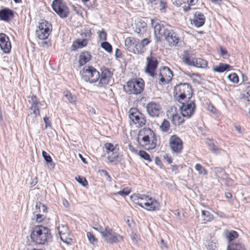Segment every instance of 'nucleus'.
<instances>
[{"label":"nucleus","mask_w":250,"mask_h":250,"mask_svg":"<svg viewBox=\"0 0 250 250\" xmlns=\"http://www.w3.org/2000/svg\"><path fill=\"white\" fill-rule=\"evenodd\" d=\"M30 237L31 242L36 245H47L52 241V238L50 229L42 225L34 226Z\"/></svg>","instance_id":"1"},{"label":"nucleus","mask_w":250,"mask_h":250,"mask_svg":"<svg viewBox=\"0 0 250 250\" xmlns=\"http://www.w3.org/2000/svg\"><path fill=\"white\" fill-rule=\"evenodd\" d=\"M151 24L154 29L155 39L157 42H161L162 37L165 38L167 35L170 34L169 32H171L172 29L170 25L156 19H151Z\"/></svg>","instance_id":"2"},{"label":"nucleus","mask_w":250,"mask_h":250,"mask_svg":"<svg viewBox=\"0 0 250 250\" xmlns=\"http://www.w3.org/2000/svg\"><path fill=\"white\" fill-rule=\"evenodd\" d=\"M28 99V102L30 105L29 108L31 111L27 120L29 122L33 123L37 121V116L40 115V107L42 104L36 95L29 96Z\"/></svg>","instance_id":"3"},{"label":"nucleus","mask_w":250,"mask_h":250,"mask_svg":"<svg viewBox=\"0 0 250 250\" xmlns=\"http://www.w3.org/2000/svg\"><path fill=\"white\" fill-rule=\"evenodd\" d=\"M82 80L90 83L97 82L100 79V73L91 65L85 66L80 72Z\"/></svg>","instance_id":"4"},{"label":"nucleus","mask_w":250,"mask_h":250,"mask_svg":"<svg viewBox=\"0 0 250 250\" xmlns=\"http://www.w3.org/2000/svg\"><path fill=\"white\" fill-rule=\"evenodd\" d=\"M137 200L136 204L144 208V206L146 207V209L149 211L159 210L160 204L155 199L149 197L148 196L144 194H138L137 196Z\"/></svg>","instance_id":"5"},{"label":"nucleus","mask_w":250,"mask_h":250,"mask_svg":"<svg viewBox=\"0 0 250 250\" xmlns=\"http://www.w3.org/2000/svg\"><path fill=\"white\" fill-rule=\"evenodd\" d=\"M192 93L191 86L187 83H180L174 88V95L179 101L184 100L187 96H188V99L190 98Z\"/></svg>","instance_id":"6"},{"label":"nucleus","mask_w":250,"mask_h":250,"mask_svg":"<svg viewBox=\"0 0 250 250\" xmlns=\"http://www.w3.org/2000/svg\"><path fill=\"white\" fill-rule=\"evenodd\" d=\"M103 148L108 154L107 159L112 165H117L121 161V158L118 153V148L111 143H106Z\"/></svg>","instance_id":"7"},{"label":"nucleus","mask_w":250,"mask_h":250,"mask_svg":"<svg viewBox=\"0 0 250 250\" xmlns=\"http://www.w3.org/2000/svg\"><path fill=\"white\" fill-rule=\"evenodd\" d=\"M191 57L188 51H185L182 56L183 62L188 65L198 68H205L207 67L208 62L206 60L201 58H191Z\"/></svg>","instance_id":"8"},{"label":"nucleus","mask_w":250,"mask_h":250,"mask_svg":"<svg viewBox=\"0 0 250 250\" xmlns=\"http://www.w3.org/2000/svg\"><path fill=\"white\" fill-rule=\"evenodd\" d=\"M124 88L128 94L137 95L143 91L144 84L142 79H132L126 83V85L124 86Z\"/></svg>","instance_id":"9"},{"label":"nucleus","mask_w":250,"mask_h":250,"mask_svg":"<svg viewBox=\"0 0 250 250\" xmlns=\"http://www.w3.org/2000/svg\"><path fill=\"white\" fill-rule=\"evenodd\" d=\"M101 235L104 240L109 244L117 243L123 239L122 236L115 232L108 226L104 227V230Z\"/></svg>","instance_id":"10"},{"label":"nucleus","mask_w":250,"mask_h":250,"mask_svg":"<svg viewBox=\"0 0 250 250\" xmlns=\"http://www.w3.org/2000/svg\"><path fill=\"white\" fill-rule=\"evenodd\" d=\"M53 10L62 18H66L69 13V8L62 0H54L52 3Z\"/></svg>","instance_id":"11"},{"label":"nucleus","mask_w":250,"mask_h":250,"mask_svg":"<svg viewBox=\"0 0 250 250\" xmlns=\"http://www.w3.org/2000/svg\"><path fill=\"white\" fill-rule=\"evenodd\" d=\"M129 117L137 127H142L146 123L145 116L137 108H131L129 110Z\"/></svg>","instance_id":"12"},{"label":"nucleus","mask_w":250,"mask_h":250,"mask_svg":"<svg viewBox=\"0 0 250 250\" xmlns=\"http://www.w3.org/2000/svg\"><path fill=\"white\" fill-rule=\"evenodd\" d=\"M113 73L108 68L101 69V73L100 74L98 86L99 87H105L110 84Z\"/></svg>","instance_id":"13"},{"label":"nucleus","mask_w":250,"mask_h":250,"mask_svg":"<svg viewBox=\"0 0 250 250\" xmlns=\"http://www.w3.org/2000/svg\"><path fill=\"white\" fill-rule=\"evenodd\" d=\"M169 146L172 152L180 153L183 148V143L181 139L176 135L170 136L169 139Z\"/></svg>","instance_id":"14"},{"label":"nucleus","mask_w":250,"mask_h":250,"mask_svg":"<svg viewBox=\"0 0 250 250\" xmlns=\"http://www.w3.org/2000/svg\"><path fill=\"white\" fill-rule=\"evenodd\" d=\"M146 65L145 68V72L150 76L154 75V71L157 67L158 62L156 57L150 55L146 57Z\"/></svg>","instance_id":"15"},{"label":"nucleus","mask_w":250,"mask_h":250,"mask_svg":"<svg viewBox=\"0 0 250 250\" xmlns=\"http://www.w3.org/2000/svg\"><path fill=\"white\" fill-rule=\"evenodd\" d=\"M195 107L194 101H191L188 103H183L180 108L182 116L187 118H190L193 114Z\"/></svg>","instance_id":"16"},{"label":"nucleus","mask_w":250,"mask_h":250,"mask_svg":"<svg viewBox=\"0 0 250 250\" xmlns=\"http://www.w3.org/2000/svg\"><path fill=\"white\" fill-rule=\"evenodd\" d=\"M161 109L160 105L154 102H150L146 105L147 113L152 117H158Z\"/></svg>","instance_id":"17"},{"label":"nucleus","mask_w":250,"mask_h":250,"mask_svg":"<svg viewBox=\"0 0 250 250\" xmlns=\"http://www.w3.org/2000/svg\"><path fill=\"white\" fill-rule=\"evenodd\" d=\"M0 47L5 53H8L11 49V44L9 39L4 33L0 34Z\"/></svg>","instance_id":"18"},{"label":"nucleus","mask_w":250,"mask_h":250,"mask_svg":"<svg viewBox=\"0 0 250 250\" xmlns=\"http://www.w3.org/2000/svg\"><path fill=\"white\" fill-rule=\"evenodd\" d=\"M14 17V11L8 8H4L0 10V20L9 22Z\"/></svg>","instance_id":"19"},{"label":"nucleus","mask_w":250,"mask_h":250,"mask_svg":"<svg viewBox=\"0 0 250 250\" xmlns=\"http://www.w3.org/2000/svg\"><path fill=\"white\" fill-rule=\"evenodd\" d=\"M205 20L206 18L204 14L197 11L194 14L193 20H191V23L196 27H200L204 24Z\"/></svg>","instance_id":"20"},{"label":"nucleus","mask_w":250,"mask_h":250,"mask_svg":"<svg viewBox=\"0 0 250 250\" xmlns=\"http://www.w3.org/2000/svg\"><path fill=\"white\" fill-rule=\"evenodd\" d=\"M134 31L136 33L140 38L145 37V34L147 29L146 24L144 21H138L135 23L133 27Z\"/></svg>","instance_id":"21"},{"label":"nucleus","mask_w":250,"mask_h":250,"mask_svg":"<svg viewBox=\"0 0 250 250\" xmlns=\"http://www.w3.org/2000/svg\"><path fill=\"white\" fill-rule=\"evenodd\" d=\"M125 45L129 52L136 54L137 39L130 37L126 38L125 40Z\"/></svg>","instance_id":"22"},{"label":"nucleus","mask_w":250,"mask_h":250,"mask_svg":"<svg viewBox=\"0 0 250 250\" xmlns=\"http://www.w3.org/2000/svg\"><path fill=\"white\" fill-rule=\"evenodd\" d=\"M205 247L208 250H216L217 240L213 235L209 234L204 242Z\"/></svg>","instance_id":"23"},{"label":"nucleus","mask_w":250,"mask_h":250,"mask_svg":"<svg viewBox=\"0 0 250 250\" xmlns=\"http://www.w3.org/2000/svg\"><path fill=\"white\" fill-rule=\"evenodd\" d=\"M170 34L167 35L165 39L168 42L169 45L170 46H176L179 42V38L177 35L173 32L171 29Z\"/></svg>","instance_id":"24"},{"label":"nucleus","mask_w":250,"mask_h":250,"mask_svg":"<svg viewBox=\"0 0 250 250\" xmlns=\"http://www.w3.org/2000/svg\"><path fill=\"white\" fill-rule=\"evenodd\" d=\"M91 59V55L88 51L82 52L79 56V63L80 66L84 65Z\"/></svg>","instance_id":"25"},{"label":"nucleus","mask_w":250,"mask_h":250,"mask_svg":"<svg viewBox=\"0 0 250 250\" xmlns=\"http://www.w3.org/2000/svg\"><path fill=\"white\" fill-rule=\"evenodd\" d=\"M59 233L60 235L61 239L65 243H68L66 240L64 239L69 233L68 228L66 225H62L58 228Z\"/></svg>","instance_id":"26"},{"label":"nucleus","mask_w":250,"mask_h":250,"mask_svg":"<svg viewBox=\"0 0 250 250\" xmlns=\"http://www.w3.org/2000/svg\"><path fill=\"white\" fill-rule=\"evenodd\" d=\"M231 66L228 64L223 63H220L218 65L214 67L213 70L215 72L222 73L226 70H229Z\"/></svg>","instance_id":"27"},{"label":"nucleus","mask_w":250,"mask_h":250,"mask_svg":"<svg viewBox=\"0 0 250 250\" xmlns=\"http://www.w3.org/2000/svg\"><path fill=\"white\" fill-rule=\"evenodd\" d=\"M44 29H48V31H51L52 25L46 21L42 20L41 22H39L38 29L37 30H45Z\"/></svg>","instance_id":"28"},{"label":"nucleus","mask_w":250,"mask_h":250,"mask_svg":"<svg viewBox=\"0 0 250 250\" xmlns=\"http://www.w3.org/2000/svg\"><path fill=\"white\" fill-rule=\"evenodd\" d=\"M201 216L203 218L202 221V224H205L207 222L211 221L213 219V215L207 210H202Z\"/></svg>","instance_id":"29"},{"label":"nucleus","mask_w":250,"mask_h":250,"mask_svg":"<svg viewBox=\"0 0 250 250\" xmlns=\"http://www.w3.org/2000/svg\"><path fill=\"white\" fill-rule=\"evenodd\" d=\"M214 171L215 172L216 176L221 180H223L226 178V176L227 175L224 169L221 167H217L214 168Z\"/></svg>","instance_id":"30"},{"label":"nucleus","mask_w":250,"mask_h":250,"mask_svg":"<svg viewBox=\"0 0 250 250\" xmlns=\"http://www.w3.org/2000/svg\"><path fill=\"white\" fill-rule=\"evenodd\" d=\"M160 129L163 132L170 133L171 129L169 121L166 119H164L160 126Z\"/></svg>","instance_id":"31"},{"label":"nucleus","mask_w":250,"mask_h":250,"mask_svg":"<svg viewBox=\"0 0 250 250\" xmlns=\"http://www.w3.org/2000/svg\"><path fill=\"white\" fill-rule=\"evenodd\" d=\"M51 31L46 30H36V35L40 40H45L47 38Z\"/></svg>","instance_id":"32"},{"label":"nucleus","mask_w":250,"mask_h":250,"mask_svg":"<svg viewBox=\"0 0 250 250\" xmlns=\"http://www.w3.org/2000/svg\"><path fill=\"white\" fill-rule=\"evenodd\" d=\"M87 41L83 39L82 41L77 40L72 44V48L73 50H75L79 48H82L86 45Z\"/></svg>","instance_id":"33"},{"label":"nucleus","mask_w":250,"mask_h":250,"mask_svg":"<svg viewBox=\"0 0 250 250\" xmlns=\"http://www.w3.org/2000/svg\"><path fill=\"white\" fill-rule=\"evenodd\" d=\"M161 71L163 76L166 75L167 81H170L171 79L173 76L172 71L169 67L167 66H164L162 69H161Z\"/></svg>","instance_id":"34"},{"label":"nucleus","mask_w":250,"mask_h":250,"mask_svg":"<svg viewBox=\"0 0 250 250\" xmlns=\"http://www.w3.org/2000/svg\"><path fill=\"white\" fill-rule=\"evenodd\" d=\"M136 54H143L146 50V46L141 41L137 40V46L136 48Z\"/></svg>","instance_id":"35"},{"label":"nucleus","mask_w":250,"mask_h":250,"mask_svg":"<svg viewBox=\"0 0 250 250\" xmlns=\"http://www.w3.org/2000/svg\"><path fill=\"white\" fill-rule=\"evenodd\" d=\"M184 117H181L178 114H174L172 116V123L175 125H180L184 122Z\"/></svg>","instance_id":"36"},{"label":"nucleus","mask_w":250,"mask_h":250,"mask_svg":"<svg viewBox=\"0 0 250 250\" xmlns=\"http://www.w3.org/2000/svg\"><path fill=\"white\" fill-rule=\"evenodd\" d=\"M40 212L46 213L47 212V208L43 204L39 203L36 205V211H35V213Z\"/></svg>","instance_id":"37"},{"label":"nucleus","mask_w":250,"mask_h":250,"mask_svg":"<svg viewBox=\"0 0 250 250\" xmlns=\"http://www.w3.org/2000/svg\"><path fill=\"white\" fill-rule=\"evenodd\" d=\"M238 236V233L234 230H230L226 233V237L229 242L233 241Z\"/></svg>","instance_id":"38"},{"label":"nucleus","mask_w":250,"mask_h":250,"mask_svg":"<svg viewBox=\"0 0 250 250\" xmlns=\"http://www.w3.org/2000/svg\"><path fill=\"white\" fill-rule=\"evenodd\" d=\"M63 95L67 98L68 101L72 104L75 103L76 101V98L75 96L72 95L69 91H64Z\"/></svg>","instance_id":"39"},{"label":"nucleus","mask_w":250,"mask_h":250,"mask_svg":"<svg viewBox=\"0 0 250 250\" xmlns=\"http://www.w3.org/2000/svg\"><path fill=\"white\" fill-rule=\"evenodd\" d=\"M195 169L197 171H198L199 174H203L204 175L207 174V171L205 168L199 164H197L195 165Z\"/></svg>","instance_id":"40"},{"label":"nucleus","mask_w":250,"mask_h":250,"mask_svg":"<svg viewBox=\"0 0 250 250\" xmlns=\"http://www.w3.org/2000/svg\"><path fill=\"white\" fill-rule=\"evenodd\" d=\"M75 180L83 187H86L88 185V182L84 177L81 176H77L75 177Z\"/></svg>","instance_id":"41"},{"label":"nucleus","mask_w":250,"mask_h":250,"mask_svg":"<svg viewBox=\"0 0 250 250\" xmlns=\"http://www.w3.org/2000/svg\"><path fill=\"white\" fill-rule=\"evenodd\" d=\"M92 228L93 229L98 231L101 234L102 233V232L104 231V227H103L98 222H93L92 224Z\"/></svg>","instance_id":"42"},{"label":"nucleus","mask_w":250,"mask_h":250,"mask_svg":"<svg viewBox=\"0 0 250 250\" xmlns=\"http://www.w3.org/2000/svg\"><path fill=\"white\" fill-rule=\"evenodd\" d=\"M101 47L108 53H111L112 50L111 45L107 42H104L101 43Z\"/></svg>","instance_id":"43"},{"label":"nucleus","mask_w":250,"mask_h":250,"mask_svg":"<svg viewBox=\"0 0 250 250\" xmlns=\"http://www.w3.org/2000/svg\"><path fill=\"white\" fill-rule=\"evenodd\" d=\"M87 237L90 243L95 244L98 242L97 239L95 237L92 233L88 232L87 233Z\"/></svg>","instance_id":"44"},{"label":"nucleus","mask_w":250,"mask_h":250,"mask_svg":"<svg viewBox=\"0 0 250 250\" xmlns=\"http://www.w3.org/2000/svg\"><path fill=\"white\" fill-rule=\"evenodd\" d=\"M228 78L230 82L234 83H237L239 81L238 77L235 73L229 75Z\"/></svg>","instance_id":"45"},{"label":"nucleus","mask_w":250,"mask_h":250,"mask_svg":"<svg viewBox=\"0 0 250 250\" xmlns=\"http://www.w3.org/2000/svg\"><path fill=\"white\" fill-rule=\"evenodd\" d=\"M139 155L141 158H143L146 160H147L149 162L151 161L149 155L145 151L140 150L139 152Z\"/></svg>","instance_id":"46"},{"label":"nucleus","mask_w":250,"mask_h":250,"mask_svg":"<svg viewBox=\"0 0 250 250\" xmlns=\"http://www.w3.org/2000/svg\"><path fill=\"white\" fill-rule=\"evenodd\" d=\"M243 98L244 100L250 103V84L246 88L245 93H244Z\"/></svg>","instance_id":"47"},{"label":"nucleus","mask_w":250,"mask_h":250,"mask_svg":"<svg viewBox=\"0 0 250 250\" xmlns=\"http://www.w3.org/2000/svg\"><path fill=\"white\" fill-rule=\"evenodd\" d=\"M159 9L161 12L165 13L166 11L167 3L164 0H158Z\"/></svg>","instance_id":"48"},{"label":"nucleus","mask_w":250,"mask_h":250,"mask_svg":"<svg viewBox=\"0 0 250 250\" xmlns=\"http://www.w3.org/2000/svg\"><path fill=\"white\" fill-rule=\"evenodd\" d=\"M230 250H246L244 246L241 244L236 243L235 244L232 245L231 248Z\"/></svg>","instance_id":"49"},{"label":"nucleus","mask_w":250,"mask_h":250,"mask_svg":"<svg viewBox=\"0 0 250 250\" xmlns=\"http://www.w3.org/2000/svg\"><path fill=\"white\" fill-rule=\"evenodd\" d=\"M42 155L47 163H50L52 162V160L51 157L45 151H42Z\"/></svg>","instance_id":"50"},{"label":"nucleus","mask_w":250,"mask_h":250,"mask_svg":"<svg viewBox=\"0 0 250 250\" xmlns=\"http://www.w3.org/2000/svg\"><path fill=\"white\" fill-rule=\"evenodd\" d=\"M130 193V189L128 188H124L123 190L117 192V194H119L122 196H125L128 195Z\"/></svg>","instance_id":"51"},{"label":"nucleus","mask_w":250,"mask_h":250,"mask_svg":"<svg viewBox=\"0 0 250 250\" xmlns=\"http://www.w3.org/2000/svg\"><path fill=\"white\" fill-rule=\"evenodd\" d=\"M99 172H100L101 175L104 176L106 177V180L107 181H111V178L106 170L102 169L100 170Z\"/></svg>","instance_id":"52"},{"label":"nucleus","mask_w":250,"mask_h":250,"mask_svg":"<svg viewBox=\"0 0 250 250\" xmlns=\"http://www.w3.org/2000/svg\"><path fill=\"white\" fill-rule=\"evenodd\" d=\"M106 33L104 29H102L99 33V38L100 40H106Z\"/></svg>","instance_id":"53"},{"label":"nucleus","mask_w":250,"mask_h":250,"mask_svg":"<svg viewBox=\"0 0 250 250\" xmlns=\"http://www.w3.org/2000/svg\"><path fill=\"white\" fill-rule=\"evenodd\" d=\"M149 135L152 136L153 138V139L152 140V144L151 146H152V148H154L155 147V144H156L157 140L155 138V133H154V132L150 129L149 130Z\"/></svg>","instance_id":"54"},{"label":"nucleus","mask_w":250,"mask_h":250,"mask_svg":"<svg viewBox=\"0 0 250 250\" xmlns=\"http://www.w3.org/2000/svg\"><path fill=\"white\" fill-rule=\"evenodd\" d=\"M43 121L45 123V128H47L48 127H51V123L49 120V118L47 116H45L43 118Z\"/></svg>","instance_id":"55"},{"label":"nucleus","mask_w":250,"mask_h":250,"mask_svg":"<svg viewBox=\"0 0 250 250\" xmlns=\"http://www.w3.org/2000/svg\"><path fill=\"white\" fill-rule=\"evenodd\" d=\"M219 50L220 55L224 58H226L227 57L229 56L228 51L226 49H224L222 47H220Z\"/></svg>","instance_id":"56"},{"label":"nucleus","mask_w":250,"mask_h":250,"mask_svg":"<svg viewBox=\"0 0 250 250\" xmlns=\"http://www.w3.org/2000/svg\"><path fill=\"white\" fill-rule=\"evenodd\" d=\"M36 221L37 222L40 223L41 222L44 218V214H42L40 213L36 214Z\"/></svg>","instance_id":"57"},{"label":"nucleus","mask_w":250,"mask_h":250,"mask_svg":"<svg viewBox=\"0 0 250 250\" xmlns=\"http://www.w3.org/2000/svg\"><path fill=\"white\" fill-rule=\"evenodd\" d=\"M222 180H224L225 181L226 184H227L229 186H230L232 185L233 181L230 178L228 177V175L226 176V178L223 179Z\"/></svg>","instance_id":"58"},{"label":"nucleus","mask_w":250,"mask_h":250,"mask_svg":"<svg viewBox=\"0 0 250 250\" xmlns=\"http://www.w3.org/2000/svg\"><path fill=\"white\" fill-rule=\"evenodd\" d=\"M210 150L213 152L217 153L219 152L220 149L217 147L213 144L210 145Z\"/></svg>","instance_id":"59"},{"label":"nucleus","mask_w":250,"mask_h":250,"mask_svg":"<svg viewBox=\"0 0 250 250\" xmlns=\"http://www.w3.org/2000/svg\"><path fill=\"white\" fill-rule=\"evenodd\" d=\"M141 41L142 42L143 44H144L146 47L151 42L149 39L146 37H145Z\"/></svg>","instance_id":"60"},{"label":"nucleus","mask_w":250,"mask_h":250,"mask_svg":"<svg viewBox=\"0 0 250 250\" xmlns=\"http://www.w3.org/2000/svg\"><path fill=\"white\" fill-rule=\"evenodd\" d=\"M162 73L161 71L160 70V72L158 74H157L154 72V75L153 76H151L153 78H155L156 80L159 81V79H160V77L162 76Z\"/></svg>","instance_id":"61"},{"label":"nucleus","mask_w":250,"mask_h":250,"mask_svg":"<svg viewBox=\"0 0 250 250\" xmlns=\"http://www.w3.org/2000/svg\"><path fill=\"white\" fill-rule=\"evenodd\" d=\"M197 1V0H185V2L189 5H195Z\"/></svg>","instance_id":"62"},{"label":"nucleus","mask_w":250,"mask_h":250,"mask_svg":"<svg viewBox=\"0 0 250 250\" xmlns=\"http://www.w3.org/2000/svg\"><path fill=\"white\" fill-rule=\"evenodd\" d=\"M142 140L145 143L146 145L148 144L149 143V135L144 136L142 138Z\"/></svg>","instance_id":"63"},{"label":"nucleus","mask_w":250,"mask_h":250,"mask_svg":"<svg viewBox=\"0 0 250 250\" xmlns=\"http://www.w3.org/2000/svg\"><path fill=\"white\" fill-rule=\"evenodd\" d=\"M115 56L116 58H117L121 57L122 53H121V50L117 48L116 49Z\"/></svg>","instance_id":"64"}]
</instances>
